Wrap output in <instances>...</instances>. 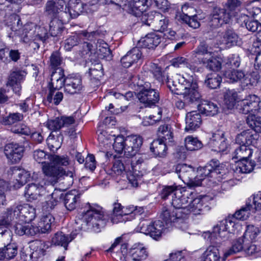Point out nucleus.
I'll use <instances>...</instances> for the list:
<instances>
[{
  "mask_svg": "<svg viewBox=\"0 0 261 261\" xmlns=\"http://www.w3.org/2000/svg\"><path fill=\"white\" fill-rule=\"evenodd\" d=\"M43 176L36 173L32 175V182L28 184L24 188L23 196L28 202H33L39 199L45 191L46 186H55L59 182L63 175L61 169L45 165L42 166Z\"/></svg>",
  "mask_w": 261,
  "mask_h": 261,
  "instance_id": "1",
  "label": "nucleus"
},
{
  "mask_svg": "<svg viewBox=\"0 0 261 261\" xmlns=\"http://www.w3.org/2000/svg\"><path fill=\"white\" fill-rule=\"evenodd\" d=\"M166 83L172 93L182 94L187 103L197 102L201 97L197 83L193 75L175 73L167 77Z\"/></svg>",
  "mask_w": 261,
  "mask_h": 261,
  "instance_id": "2",
  "label": "nucleus"
},
{
  "mask_svg": "<svg viewBox=\"0 0 261 261\" xmlns=\"http://www.w3.org/2000/svg\"><path fill=\"white\" fill-rule=\"evenodd\" d=\"M75 221V227L80 230H85L87 226L88 229L99 232L106 225L107 218L101 207L96 204H88L87 207L78 214Z\"/></svg>",
  "mask_w": 261,
  "mask_h": 261,
  "instance_id": "3",
  "label": "nucleus"
},
{
  "mask_svg": "<svg viewBox=\"0 0 261 261\" xmlns=\"http://www.w3.org/2000/svg\"><path fill=\"white\" fill-rule=\"evenodd\" d=\"M192 55L200 64L210 70L217 72L222 68V59L215 56L211 48L204 42H201L193 51Z\"/></svg>",
  "mask_w": 261,
  "mask_h": 261,
  "instance_id": "4",
  "label": "nucleus"
},
{
  "mask_svg": "<svg viewBox=\"0 0 261 261\" xmlns=\"http://www.w3.org/2000/svg\"><path fill=\"white\" fill-rule=\"evenodd\" d=\"M178 177L189 187H198L202 185V178L195 175V171L192 166L186 164H179L176 167Z\"/></svg>",
  "mask_w": 261,
  "mask_h": 261,
  "instance_id": "5",
  "label": "nucleus"
},
{
  "mask_svg": "<svg viewBox=\"0 0 261 261\" xmlns=\"http://www.w3.org/2000/svg\"><path fill=\"white\" fill-rule=\"evenodd\" d=\"M132 159L127 160L129 164L130 171L127 174V178L134 187H138L139 181L141 180L142 174L137 169V166L141 165L148 159V155L146 154H139Z\"/></svg>",
  "mask_w": 261,
  "mask_h": 261,
  "instance_id": "6",
  "label": "nucleus"
},
{
  "mask_svg": "<svg viewBox=\"0 0 261 261\" xmlns=\"http://www.w3.org/2000/svg\"><path fill=\"white\" fill-rule=\"evenodd\" d=\"M138 98L145 107H151L159 102L160 94L157 90L151 88L150 85L145 84L138 93Z\"/></svg>",
  "mask_w": 261,
  "mask_h": 261,
  "instance_id": "7",
  "label": "nucleus"
},
{
  "mask_svg": "<svg viewBox=\"0 0 261 261\" xmlns=\"http://www.w3.org/2000/svg\"><path fill=\"white\" fill-rule=\"evenodd\" d=\"M140 231L142 233L149 234L155 240L161 238L163 230L165 228L163 222L160 220L154 222L144 220L140 223Z\"/></svg>",
  "mask_w": 261,
  "mask_h": 261,
  "instance_id": "8",
  "label": "nucleus"
},
{
  "mask_svg": "<svg viewBox=\"0 0 261 261\" xmlns=\"http://www.w3.org/2000/svg\"><path fill=\"white\" fill-rule=\"evenodd\" d=\"M50 160L51 161L50 163L45 164L43 166L45 165H51L52 166L61 169L64 173L61 179L59 180V182L63 179H66L68 180V186L72 185L73 183L74 177V173L73 171H66L62 167L59 166V165L67 166L69 164L70 161L68 156L66 155H54L51 157Z\"/></svg>",
  "mask_w": 261,
  "mask_h": 261,
  "instance_id": "9",
  "label": "nucleus"
},
{
  "mask_svg": "<svg viewBox=\"0 0 261 261\" xmlns=\"http://www.w3.org/2000/svg\"><path fill=\"white\" fill-rule=\"evenodd\" d=\"M193 198V192L185 189L175 191L174 196H172L171 204L175 209H180L186 212L188 203Z\"/></svg>",
  "mask_w": 261,
  "mask_h": 261,
  "instance_id": "10",
  "label": "nucleus"
},
{
  "mask_svg": "<svg viewBox=\"0 0 261 261\" xmlns=\"http://www.w3.org/2000/svg\"><path fill=\"white\" fill-rule=\"evenodd\" d=\"M235 15L236 12H229L225 8H215L211 15L210 25L213 28H216L223 24L228 23Z\"/></svg>",
  "mask_w": 261,
  "mask_h": 261,
  "instance_id": "11",
  "label": "nucleus"
},
{
  "mask_svg": "<svg viewBox=\"0 0 261 261\" xmlns=\"http://www.w3.org/2000/svg\"><path fill=\"white\" fill-rule=\"evenodd\" d=\"M66 5L64 0H51L45 5V13L48 16L54 18H60L64 22L62 12H65Z\"/></svg>",
  "mask_w": 261,
  "mask_h": 261,
  "instance_id": "12",
  "label": "nucleus"
},
{
  "mask_svg": "<svg viewBox=\"0 0 261 261\" xmlns=\"http://www.w3.org/2000/svg\"><path fill=\"white\" fill-rule=\"evenodd\" d=\"M85 90L83 84L82 77L75 74L66 76V87H64L65 93L70 95L82 93Z\"/></svg>",
  "mask_w": 261,
  "mask_h": 261,
  "instance_id": "13",
  "label": "nucleus"
},
{
  "mask_svg": "<svg viewBox=\"0 0 261 261\" xmlns=\"http://www.w3.org/2000/svg\"><path fill=\"white\" fill-rule=\"evenodd\" d=\"M24 147L17 143L11 142L5 146L4 153L9 162L16 164L20 162L23 155Z\"/></svg>",
  "mask_w": 261,
  "mask_h": 261,
  "instance_id": "14",
  "label": "nucleus"
},
{
  "mask_svg": "<svg viewBox=\"0 0 261 261\" xmlns=\"http://www.w3.org/2000/svg\"><path fill=\"white\" fill-rule=\"evenodd\" d=\"M14 215L16 220L22 222L30 223L36 217V209L29 204L14 206Z\"/></svg>",
  "mask_w": 261,
  "mask_h": 261,
  "instance_id": "15",
  "label": "nucleus"
},
{
  "mask_svg": "<svg viewBox=\"0 0 261 261\" xmlns=\"http://www.w3.org/2000/svg\"><path fill=\"white\" fill-rule=\"evenodd\" d=\"M181 12L180 18L182 20L193 29L199 27L200 18L195 14V9L193 7L186 4L181 7Z\"/></svg>",
  "mask_w": 261,
  "mask_h": 261,
  "instance_id": "16",
  "label": "nucleus"
},
{
  "mask_svg": "<svg viewBox=\"0 0 261 261\" xmlns=\"http://www.w3.org/2000/svg\"><path fill=\"white\" fill-rule=\"evenodd\" d=\"M87 6V4L84 5L80 0H70L69 7H66L65 12H62L64 22H68L71 19L76 18Z\"/></svg>",
  "mask_w": 261,
  "mask_h": 261,
  "instance_id": "17",
  "label": "nucleus"
},
{
  "mask_svg": "<svg viewBox=\"0 0 261 261\" xmlns=\"http://www.w3.org/2000/svg\"><path fill=\"white\" fill-rule=\"evenodd\" d=\"M27 73L20 69L12 71L9 76L7 85L13 89V92L18 95L21 93V84L24 80Z\"/></svg>",
  "mask_w": 261,
  "mask_h": 261,
  "instance_id": "18",
  "label": "nucleus"
},
{
  "mask_svg": "<svg viewBox=\"0 0 261 261\" xmlns=\"http://www.w3.org/2000/svg\"><path fill=\"white\" fill-rule=\"evenodd\" d=\"M142 138L137 135H131L125 137V150L124 155L129 158L136 155L142 144Z\"/></svg>",
  "mask_w": 261,
  "mask_h": 261,
  "instance_id": "19",
  "label": "nucleus"
},
{
  "mask_svg": "<svg viewBox=\"0 0 261 261\" xmlns=\"http://www.w3.org/2000/svg\"><path fill=\"white\" fill-rule=\"evenodd\" d=\"M258 133L251 129L245 130L237 135L236 138V143L248 147L251 145L254 146L259 138Z\"/></svg>",
  "mask_w": 261,
  "mask_h": 261,
  "instance_id": "20",
  "label": "nucleus"
},
{
  "mask_svg": "<svg viewBox=\"0 0 261 261\" xmlns=\"http://www.w3.org/2000/svg\"><path fill=\"white\" fill-rule=\"evenodd\" d=\"M184 216V212L180 209L163 208L160 217L167 226H171L176 222L178 217Z\"/></svg>",
  "mask_w": 261,
  "mask_h": 261,
  "instance_id": "21",
  "label": "nucleus"
},
{
  "mask_svg": "<svg viewBox=\"0 0 261 261\" xmlns=\"http://www.w3.org/2000/svg\"><path fill=\"white\" fill-rule=\"evenodd\" d=\"M162 39V37L159 34L155 33H150L138 41V45L139 47L154 49L160 44Z\"/></svg>",
  "mask_w": 261,
  "mask_h": 261,
  "instance_id": "22",
  "label": "nucleus"
},
{
  "mask_svg": "<svg viewBox=\"0 0 261 261\" xmlns=\"http://www.w3.org/2000/svg\"><path fill=\"white\" fill-rule=\"evenodd\" d=\"M218 161H211L210 164H207L198 171L197 176L199 178H202V182L206 178L215 177L218 174Z\"/></svg>",
  "mask_w": 261,
  "mask_h": 261,
  "instance_id": "23",
  "label": "nucleus"
},
{
  "mask_svg": "<svg viewBox=\"0 0 261 261\" xmlns=\"http://www.w3.org/2000/svg\"><path fill=\"white\" fill-rule=\"evenodd\" d=\"M240 37L234 30L231 28H227L222 33L221 39V44L225 45L227 47L237 45L240 41Z\"/></svg>",
  "mask_w": 261,
  "mask_h": 261,
  "instance_id": "24",
  "label": "nucleus"
},
{
  "mask_svg": "<svg viewBox=\"0 0 261 261\" xmlns=\"http://www.w3.org/2000/svg\"><path fill=\"white\" fill-rule=\"evenodd\" d=\"M201 123V117L197 111H193L187 114L185 127V130L187 132L196 130L200 126Z\"/></svg>",
  "mask_w": 261,
  "mask_h": 261,
  "instance_id": "25",
  "label": "nucleus"
},
{
  "mask_svg": "<svg viewBox=\"0 0 261 261\" xmlns=\"http://www.w3.org/2000/svg\"><path fill=\"white\" fill-rule=\"evenodd\" d=\"M142 20L146 25H152L154 27L155 31L161 32H164L167 29L168 24V20L167 18L159 13L154 17L153 20L151 22H149L147 20L146 15L142 16Z\"/></svg>",
  "mask_w": 261,
  "mask_h": 261,
  "instance_id": "26",
  "label": "nucleus"
},
{
  "mask_svg": "<svg viewBox=\"0 0 261 261\" xmlns=\"http://www.w3.org/2000/svg\"><path fill=\"white\" fill-rule=\"evenodd\" d=\"M142 53L139 47H136L128 51L121 59L122 65L124 68H128L132 64L141 59Z\"/></svg>",
  "mask_w": 261,
  "mask_h": 261,
  "instance_id": "27",
  "label": "nucleus"
},
{
  "mask_svg": "<svg viewBox=\"0 0 261 261\" xmlns=\"http://www.w3.org/2000/svg\"><path fill=\"white\" fill-rule=\"evenodd\" d=\"M95 34L94 32L88 33L86 31H82L78 34H75L69 36L64 43V47L67 51H70L75 46L77 45L82 37L89 39Z\"/></svg>",
  "mask_w": 261,
  "mask_h": 261,
  "instance_id": "28",
  "label": "nucleus"
},
{
  "mask_svg": "<svg viewBox=\"0 0 261 261\" xmlns=\"http://www.w3.org/2000/svg\"><path fill=\"white\" fill-rule=\"evenodd\" d=\"M54 221V217L50 214L43 216L37 224H33L34 228L37 229L36 234L49 232Z\"/></svg>",
  "mask_w": 261,
  "mask_h": 261,
  "instance_id": "29",
  "label": "nucleus"
},
{
  "mask_svg": "<svg viewBox=\"0 0 261 261\" xmlns=\"http://www.w3.org/2000/svg\"><path fill=\"white\" fill-rule=\"evenodd\" d=\"M51 82L48 86L49 90L51 89L54 90H59L63 86L66 87V76L65 77L64 70L59 69V71H53L51 75Z\"/></svg>",
  "mask_w": 261,
  "mask_h": 261,
  "instance_id": "30",
  "label": "nucleus"
},
{
  "mask_svg": "<svg viewBox=\"0 0 261 261\" xmlns=\"http://www.w3.org/2000/svg\"><path fill=\"white\" fill-rule=\"evenodd\" d=\"M210 141L211 145L217 148L219 151L224 152L229 146L228 141L225 137V133L222 131L215 133Z\"/></svg>",
  "mask_w": 261,
  "mask_h": 261,
  "instance_id": "31",
  "label": "nucleus"
},
{
  "mask_svg": "<svg viewBox=\"0 0 261 261\" xmlns=\"http://www.w3.org/2000/svg\"><path fill=\"white\" fill-rule=\"evenodd\" d=\"M220 226L223 227L222 231L223 236L224 239H228L229 234L234 233L236 229L240 226V225L237 223L236 218L232 216H228L224 220H221Z\"/></svg>",
  "mask_w": 261,
  "mask_h": 261,
  "instance_id": "32",
  "label": "nucleus"
},
{
  "mask_svg": "<svg viewBox=\"0 0 261 261\" xmlns=\"http://www.w3.org/2000/svg\"><path fill=\"white\" fill-rule=\"evenodd\" d=\"M15 225L14 226L15 232L19 236L28 235L34 236L36 235V232L37 229L34 228V225L28 222H22L18 220H16Z\"/></svg>",
  "mask_w": 261,
  "mask_h": 261,
  "instance_id": "33",
  "label": "nucleus"
},
{
  "mask_svg": "<svg viewBox=\"0 0 261 261\" xmlns=\"http://www.w3.org/2000/svg\"><path fill=\"white\" fill-rule=\"evenodd\" d=\"M13 174L15 178L16 182L13 185L15 189H19L32 179V176L29 171L24 169H15Z\"/></svg>",
  "mask_w": 261,
  "mask_h": 261,
  "instance_id": "34",
  "label": "nucleus"
},
{
  "mask_svg": "<svg viewBox=\"0 0 261 261\" xmlns=\"http://www.w3.org/2000/svg\"><path fill=\"white\" fill-rule=\"evenodd\" d=\"M195 193H193V198L189 201L187 206L186 212L187 215L188 212L192 213L194 215H198L207 206L204 203L203 200L201 198H194Z\"/></svg>",
  "mask_w": 261,
  "mask_h": 261,
  "instance_id": "35",
  "label": "nucleus"
},
{
  "mask_svg": "<svg viewBox=\"0 0 261 261\" xmlns=\"http://www.w3.org/2000/svg\"><path fill=\"white\" fill-rule=\"evenodd\" d=\"M81 194L76 190H72L67 192L64 196V205L69 211H72L75 208L80 201Z\"/></svg>",
  "mask_w": 261,
  "mask_h": 261,
  "instance_id": "36",
  "label": "nucleus"
},
{
  "mask_svg": "<svg viewBox=\"0 0 261 261\" xmlns=\"http://www.w3.org/2000/svg\"><path fill=\"white\" fill-rule=\"evenodd\" d=\"M129 253L134 261H142L147 258L148 253L142 244H135L130 248Z\"/></svg>",
  "mask_w": 261,
  "mask_h": 261,
  "instance_id": "37",
  "label": "nucleus"
},
{
  "mask_svg": "<svg viewBox=\"0 0 261 261\" xmlns=\"http://www.w3.org/2000/svg\"><path fill=\"white\" fill-rule=\"evenodd\" d=\"M45 247L44 242L41 241L36 240L32 243L30 246L32 250L30 254V258L32 261H37L45 254Z\"/></svg>",
  "mask_w": 261,
  "mask_h": 261,
  "instance_id": "38",
  "label": "nucleus"
},
{
  "mask_svg": "<svg viewBox=\"0 0 261 261\" xmlns=\"http://www.w3.org/2000/svg\"><path fill=\"white\" fill-rule=\"evenodd\" d=\"M252 152V150L249 147L241 144L240 146L237 147L233 152L232 159L234 161L237 160H238L237 162L247 160L251 156Z\"/></svg>",
  "mask_w": 261,
  "mask_h": 261,
  "instance_id": "39",
  "label": "nucleus"
},
{
  "mask_svg": "<svg viewBox=\"0 0 261 261\" xmlns=\"http://www.w3.org/2000/svg\"><path fill=\"white\" fill-rule=\"evenodd\" d=\"M198 111L206 116H213L217 114L219 111L217 105L214 102L204 100L198 106Z\"/></svg>",
  "mask_w": 261,
  "mask_h": 261,
  "instance_id": "40",
  "label": "nucleus"
},
{
  "mask_svg": "<svg viewBox=\"0 0 261 261\" xmlns=\"http://www.w3.org/2000/svg\"><path fill=\"white\" fill-rule=\"evenodd\" d=\"M144 212L143 207H137L134 205H128L123 207L121 211L122 216L125 219L124 222L134 219L136 215H140Z\"/></svg>",
  "mask_w": 261,
  "mask_h": 261,
  "instance_id": "41",
  "label": "nucleus"
},
{
  "mask_svg": "<svg viewBox=\"0 0 261 261\" xmlns=\"http://www.w3.org/2000/svg\"><path fill=\"white\" fill-rule=\"evenodd\" d=\"M88 73L91 82L94 85H97L99 83V79L103 75L102 64L97 63L92 65L89 68Z\"/></svg>",
  "mask_w": 261,
  "mask_h": 261,
  "instance_id": "42",
  "label": "nucleus"
},
{
  "mask_svg": "<svg viewBox=\"0 0 261 261\" xmlns=\"http://www.w3.org/2000/svg\"><path fill=\"white\" fill-rule=\"evenodd\" d=\"M234 171L237 173H249L252 171L255 166L254 162L249 161L248 159L243 160L237 162Z\"/></svg>",
  "mask_w": 261,
  "mask_h": 261,
  "instance_id": "43",
  "label": "nucleus"
},
{
  "mask_svg": "<svg viewBox=\"0 0 261 261\" xmlns=\"http://www.w3.org/2000/svg\"><path fill=\"white\" fill-rule=\"evenodd\" d=\"M60 191L55 190L54 192L47 198V200L43 204V210L49 212L55 208L58 205L61 198Z\"/></svg>",
  "mask_w": 261,
  "mask_h": 261,
  "instance_id": "44",
  "label": "nucleus"
},
{
  "mask_svg": "<svg viewBox=\"0 0 261 261\" xmlns=\"http://www.w3.org/2000/svg\"><path fill=\"white\" fill-rule=\"evenodd\" d=\"M202 259L203 261H220V255L218 247L210 246L203 253Z\"/></svg>",
  "mask_w": 261,
  "mask_h": 261,
  "instance_id": "45",
  "label": "nucleus"
},
{
  "mask_svg": "<svg viewBox=\"0 0 261 261\" xmlns=\"http://www.w3.org/2000/svg\"><path fill=\"white\" fill-rule=\"evenodd\" d=\"M150 149L154 155L159 157L164 156L166 154L167 146L163 139L154 140L150 145Z\"/></svg>",
  "mask_w": 261,
  "mask_h": 261,
  "instance_id": "46",
  "label": "nucleus"
},
{
  "mask_svg": "<svg viewBox=\"0 0 261 261\" xmlns=\"http://www.w3.org/2000/svg\"><path fill=\"white\" fill-rule=\"evenodd\" d=\"M16 217L14 215V207L8 208L0 215V226L8 228L13 222H15Z\"/></svg>",
  "mask_w": 261,
  "mask_h": 261,
  "instance_id": "47",
  "label": "nucleus"
},
{
  "mask_svg": "<svg viewBox=\"0 0 261 261\" xmlns=\"http://www.w3.org/2000/svg\"><path fill=\"white\" fill-rule=\"evenodd\" d=\"M247 241L242 237L239 238L233 241L231 247L224 253L223 259L224 260L227 256L241 251L244 249Z\"/></svg>",
  "mask_w": 261,
  "mask_h": 261,
  "instance_id": "48",
  "label": "nucleus"
},
{
  "mask_svg": "<svg viewBox=\"0 0 261 261\" xmlns=\"http://www.w3.org/2000/svg\"><path fill=\"white\" fill-rule=\"evenodd\" d=\"M250 199L247 200L246 204L235 213L233 216L236 219L245 220L249 217L251 213H255V210H253L252 206L250 205Z\"/></svg>",
  "mask_w": 261,
  "mask_h": 261,
  "instance_id": "49",
  "label": "nucleus"
},
{
  "mask_svg": "<svg viewBox=\"0 0 261 261\" xmlns=\"http://www.w3.org/2000/svg\"><path fill=\"white\" fill-rule=\"evenodd\" d=\"M73 238V237L66 236L62 232H58L53 238L52 242L55 245L62 246L65 250H67L69 243Z\"/></svg>",
  "mask_w": 261,
  "mask_h": 261,
  "instance_id": "50",
  "label": "nucleus"
},
{
  "mask_svg": "<svg viewBox=\"0 0 261 261\" xmlns=\"http://www.w3.org/2000/svg\"><path fill=\"white\" fill-rule=\"evenodd\" d=\"M5 24L12 31H19L22 27V23L20 17L16 14H13L6 17Z\"/></svg>",
  "mask_w": 261,
  "mask_h": 261,
  "instance_id": "51",
  "label": "nucleus"
},
{
  "mask_svg": "<svg viewBox=\"0 0 261 261\" xmlns=\"http://www.w3.org/2000/svg\"><path fill=\"white\" fill-rule=\"evenodd\" d=\"M111 170L116 175H120L123 171L126 172L127 175L131 170L129 163H128L127 160L125 161L124 159L123 161L116 160L114 163Z\"/></svg>",
  "mask_w": 261,
  "mask_h": 261,
  "instance_id": "52",
  "label": "nucleus"
},
{
  "mask_svg": "<svg viewBox=\"0 0 261 261\" xmlns=\"http://www.w3.org/2000/svg\"><path fill=\"white\" fill-rule=\"evenodd\" d=\"M259 79V75L256 72L244 74V76L243 77L241 82L242 86L250 88L257 84Z\"/></svg>",
  "mask_w": 261,
  "mask_h": 261,
  "instance_id": "53",
  "label": "nucleus"
},
{
  "mask_svg": "<svg viewBox=\"0 0 261 261\" xmlns=\"http://www.w3.org/2000/svg\"><path fill=\"white\" fill-rule=\"evenodd\" d=\"M224 97V103L229 109L233 108L238 100V93L234 89L226 90Z\"/></svg>",
  "mask_w": 261,
  "mask_h": 261,
  "instance_id": "54",
  "label": "nucleus"
},
{
  "mask_svg": "<svg viewBox=\"0 0 261 261\" xmlns=\"http://www.w3.org/2000/svg\"><path fill=\"white\" fill-rule=\"evenodd\" d=\"M246 120L251 130L261 133V117L259 116L250 114L247 116Z\"/></svg>",
  "mask_w": 261,
  "mask_h": 261,
  "instance_id": "55",
  "label": "nucleus"
},
{
  "mask_svg": "<svg viewBox=\"0 0 261 261\" xmlns=\"http://www.w3.org/2000/svg\"><path fill=\"white\" fill-rule=\"evenodd\" d=\"M17 253V248L14 244H9L3 248H0V257L11 259Z\"/></svg>",
  "mask_w": 261,
  "mask_h": 261,
  "instance_id": "56",
  "label": "nucleus"
},
{
  "mask_svg": "<svg viewBox=\"0 0 261 261\" xmlns=\"http://www.w3.org/2000/svg\"><path fill=\"white\" fill-rule=\"evenodd\" d=\"M186 149L190 151L197 150L203 146L202 142L197 138L188 136L185 139Z\"/></svg>",
  "mask_w": 261,
  "mask_h": 261,
  "instance_id": "57",
  "label": "nucleus"
},
{
  "mask_svg": "<svg viewBox=\"0 0 261 261\" xmlns=\"http://www.w3.org/2000/svg\"><path fill=\"white\" fill-rule=\"evenodd\" d=\"M226 81L229 83H234L238 81L241 82L243 77L244 76V73L241 70H228L223 74Z\"/></svg>",
  "mask_w": 261,
  "mask_h": 261,
  "instance_id": "58",
  "label": "nucleus"
},
{
  "mask_svg": "<svg viewBox=\"0 0 261 261\" xmlns=\"http://www.w3.org/2000/svg\"><path fill=\"white\" fill-rule=\"evenodd\" d=\"M124 206L118 202H115L113 204V214L112 215L111 220L113 223H118L123 222L125 219L122 217L121 211Z\"/></svg>",
  "mask_w": 261,
  "mask_h": 261,
  "instance_id": "59",
  "label": "nucleus"
},
{
  "mask_svg": "<svg viewBox=\"0 0 261 261\" xmlns=\"http://www.w3.org/2000/svg\"><path fill=\"white\" fill-rule=\"evenodd\" d=\"M98 46H97L96 49L98 57L106 60H111L113 56L111 50L108 47V44L105 42H100Z\"/></svg>",
  "mask_w": 261,
  "mask_h": 261,
  "instance_id": "60",
  "label": "nucleus"
},
{
  "mask_svg": "<svg viewBox=\"0 0 261 261\" xmlns=\"http://www.w3.org/2000/svg\"><path fill=\"white\" fill-rule=\"evenodd\" d=\"M221 81V77L215 72L207 74L205 83L210 88L216 89L220 86Z\"/></svg>",
  "mask_w": 261,
  "mask_h": 261,
  "instance_id": "61",
  "label": "nucleus"
},
{
  "mask_svg": "<svg viewBox=\"0 0 261 261\" xmlns=\"http://www.w3.org/2000/svg\"><path fill=\"white\" fill-rule=\"evenodd\" d=\"M62 141V136L56 138L54 136L50 135L46 139V143L49 149L55 152L61 147Z\"/></svg>",
  "mask_w": 261,
  "mask_h": 261,
  "instance_id": "62",
  "label": "nucleus"
},
{
  "mask_svg": "<svg viewBox=\"0 0 261 261\" xmlns=\"http://www.w3.org/2000/svg\"><path fill=\"white\" fill-rule=\"evenodd\" d=\"M63 23L60 18H54L50 21L49 32L51 36H57L61 33Z\"/></svg>",
  "mask_w": 261,
  "mask_h": 261,
  "instance_id": "63",
  "label": "nucleus"
},
{
  "mask_svg": "<svg viewBox=\"0 0 261 261\" xmlns=\"http://www.w3.org/2000/svg\"><path fill=\"white\" fill-rule=\"evenodd\" d=\"M23 118V115L20 113H10L8 116L3 118L2 123L5 125H10L22 120Z\"/></svg>",
  "mask_w": 261,
  "mask_h": 261,
  "instance_id": "64",
  "label": "nucleus"
}]
</instances>
